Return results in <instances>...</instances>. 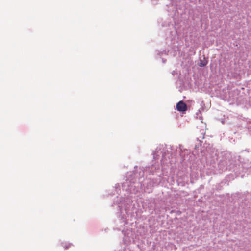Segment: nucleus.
<instances>
[{"label":"nucleus","mask_w":251,"mask_h":251,"mask_svg":"<svg viewBox=\"0 0 251 251\" xmlns=\"http://www.w3.org/2000/svg\"><path fill=\"white\" fill-rule=\"evenodd\" d=\"M206 62H205V61H201L199 63V66L201 67H204L206 65Z\"/></svg>","instance_id":"nucleus-2"},{"label":"nucleus","mask_w":251,"mask_h":251,"mask_svg":"<svg viewBox=\"0 0 251 251\" xmlns=\"http://www.w3.org/2000/svg\"><path fill=\"white\" fill-rule=\"evenodd\" d=\"M176 108L180 112H184L187 109V105L182 101H180L176 104Z\"/></svg>","instance_id":"nucleus-1"}]
</instances>
